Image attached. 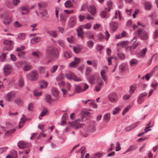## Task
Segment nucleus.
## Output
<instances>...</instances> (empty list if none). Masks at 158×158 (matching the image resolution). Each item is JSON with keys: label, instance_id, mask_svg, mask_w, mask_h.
<instances>
[{"label": "nucleus", "instance_id": "14", "mask_svg": "<svg viewBox=\"0 0 158 158\" xmlns=\"http://www.w3.org/2000/svg\"><path fill=\"white\" fill-rule=\"evenodd\" d=\"M52 92L54 97L55 98V100H58L59 99L58 96L59 92L58 91L57 89L55 87L53 88L52 89Z\"/></svg>", "mask_w": 158, "mask_h": 158}, {"label": "nucleus", "instance_id": "36", "mask_svg": "<svg viewBox=\"0 0 158 158\" xmlns=\"http://www.w3.org/2000/svg\"><path fill=\"white\" fill-rule=\"evenodd\" d=\"M152 6L151 3L149 2H146L145 3V8L146 10H149L152 8Z\"/></svg>", "mask_w": 158, "mask_h": 158}, {"label": "nucleus", "instance_id": "11", "mask_svg": "<svg viewBox=\"0 0 158 158\" xmlns=\"http://www.w3.org/2000/svg\"><path fill=\"white\" fill-rule=\"evenodd\" d=\"M97 81L98 84L96 85L94 90L98 92L101 89V86L103 85V82L102 80L101 79L99 78L97 79Z\"/></svg>", "mask_w": 158, "mask_h": 158}, {"label": "nucleus", "instance_id": "57", "mask_svg": "<svg viewBox=\"0 0 158 158\" xmlns=\"http://www.w3.org/2000/svg\"><path fill=\"white\" fill-rule=\"evenodd\" d=\"M32 55L37 58H39L41 56V54L39 52L34 51L32 52Z\"/></svg>", "mask_w": 158, "mask_h": 158}, {"label": "nucleus", "instance_id": "63", "mask_svg": "<svg viewBox=\"0 0 158 158\" xmlns=\"http://www.w3.org/2000/svg\"><path fill=\"white\" fill-rule=\"evenodd\" d=\"M152 87L154 89H156L158 85V83L155 81H153L151 84Z\"/></svg>", "mask_w": 158, "mask_h": 158}, {"label": "nucleus", "instance_id": "62", "mask_svg": "<svg viewBox=\"0 0 158 158\" xmlns=\"http://www.w3.org/2000/svg\"><path fill=\"white\" fill-rule=\"evenodd\" d=\"M121 14L119 10H116L115 12V16L113 18V19H116L118 18V16L120 15Z\"/></svg>", "mask_w": 158, "mask_h": 158}, {"label": "nucleus", "instance_id": "35", "mask_svg": "<svg viewBox=\"0 0 158 158\" xmlns=\"http://www.w3.org/2000/svg\"><path fill=\"white\" fill-rule=\"evenodd\" d=\"M121 110V108L119 107H116L114 108L112 111V114L114 115L119 113Z\"/></svg>", "mask_w": 158, "mask_h": 158}, {"label": "nucleus", "instance_id": "42", "mask_svg": "<svg viewBox=\"0 0 158 158\" xmlns=\"http://www.w3.org/2000/svg\"><path fill=\"white\" fill-rule=\"evenodd\" d=\"M24 85V82L23 78L22 77H20L19 78L18 85L19 87H21L23 86Z\"/></svg>", "mask_w": 158, "mask_h": 158}, {"label": "nucleus", "instance_id": "33", "mask_svg": "<svg viewBox=\"0 0 158 158\" xmlns=\"http://www.w3.org/2000/svg\"><path fill=\"white\" fill-rule=\"evenodd\" d=\"M107 5L109 7L106 8L105 10L107 11H110V7H112L113 6V3L112 1L110 0H109L107 2Z\"/></svg>", "mask_w": 158, "mask_h": 158}, {"label": "nucleus", "instance_id": "5", "mask_svg": "<svg viewBox=\"0 0 158 158\" xmlns=\"http://www.w3.org/2000/svg\"><path fill=\"white\" fill-rule=\"evenodd\" d=\"M47 52L48 54H50L53 57L57 58L59 56V52L56 48L50 47L47 50Z\"/></svg>", "mask_w": 158, "mask_h": 158}, {"label": "nucleus", "instance_id": "8", "mask_svg": "<svg viewBox=\"0 0 158 158\" xmlns=\"http://www.w3.org/2000/svg\"><path fill=\"white\" fill-rule=\"evenodd\" d=\"M4 44L6 46H10L9 47H5L3 48L4 50H10L13 48V42L12 40H5L3 42Z\"/></svg>", "mask_w": 158, "mask_h": 158}, {"label": "nucleus", "instance_id": "16", "mask_svg": "<svg viewBox=\"0 0 158 158\" xmlns=\"http://www.w3.org/2000/svg\"><path fill=\"white\" fill-rule=\"evenodd\" d=\"M106 70L103 69L101 70V75L103 80L106 82L107 81V77L106 75Z\"/></svg>", "mask_w": 158, "mask_h": 158}, {"label": "nucleus", "instance_id": "3", "mask_svg": "<svg viewBox=\"0 0 158 158\" xmlns=\"http://www.w3.org/2000/svg\"><path fill=\"white\" fill-rule=\"evenodd\" d=\"M66 78L69 80H73L77 82H80L82 81V79L77 76L72 72H70L69 74L65 73Z\"/></svg>", "mask_w": 158, "mask_h": 158}, {"label": "nucleus", "instance_id": "58", "mask_svg": "<svg viewBox=\"0 0 158 158\" xmlns=\"http://www.w3.org/2000/svg\"><path fill=\"white\" fill-rule=\"evenodd\" d=\"M42 92L41 91H38L37 90H34V94L35 96H39L42 95Z\"/></svg>", "mask_w": 158, "mask_h": 158}, {"label": "nucleus", "instance_id": "18", "mask_svg": "<svg viewBox=\"0 0 158 158\" xmlns=\"http://www.w3.org/2000/svg\"><path fill=\"white\" fill-rule=\"evenodd\" d=\"M83 48V47L81 45H76L73 47V50L75 53H78L81 52Z\"/></svg>", "mask_w": 158, "mask_h": 158}, {"label": "nucleus", "instance_id": "24", "mask_svg": "<svg viewBox=\"0 0 158 158\" xmlns=\"http://www.w3.org/2000/svg\"><path fill=\"white\" fill-rule=\"evenodd\" d=\"M18 146L20 148L23 149L27 148V145L25 142L21 141L18 143Z\"/></svg>", "mask_w": 158, "mask_h": 158}, {"label": "nucleus", "instance_id": "60", "mask_svg": "<svg viewBox=\"0 0 158 158\" xmlns=\"http://www.w3.org/2000/svg\"><path fill=\"white\" fill-rule=\"evenodd\" d=\"M83 25L84 28L87 29H89L91 27V23H88L86 24Z\"/></svg>", "mask_w": 158, "mask_h": 158}, {"label": "nucleus", "instance_id": "43", "mask_svg": "<svg viewBox=\"0 0 158 158\" xmlns=\"http://www.w3.org/2000/svg\"><path fill=\"white\" fill-rule=\"evenodd\" d=\"M131 106L130 105H129L126 107L123 110L122 113V114L123 115H124L128 111L131 109Z\"/></svg>", "mask_w": 158, "mask_h": 158}, {"label": "nucleus", "instance_id": "39", "mask_svg": "<svg viewBox=\"0 0 158 158\" xmlns=\"http://www.w3.org/2000/svg\"><path fill=\"white\" fill-rule=\"evenodd\" d=\"M85 147H81L78 151V152H80L81 154V157L82 158L84 157L85 154Z\"/></svg>", "mask_w": 158, "mask_h": 158}, {"label": "nucleus", "instance_id": "29", "mask_svg": "<svg viewBox=\"0 0 158 158\" xmlns=\"http://www.w3.org/2000/svg\"><path fill=\"white\" fill-rule=\"evenodd\" d=\"M26 119V118L25 115L23 114L22 115V117L21 118V121L19 125V127L21 128L23 126V123L25 122Z\"/></svg>", "mask_w": 158, "mask_h": 158}, {"label": "nucleus", "instance_id": "51", "mask_svg": "<svg viewBox=\"0 0 158 158\" xmlns=\"http://www.w3.org/2000/svg\"><path fill=\"white\" fill-rule=\"evenodd\" d=\"M64 76L61 73H60L56 78V80L57 81H60L64 79Z\"/></svg>", "mask_w": 158, "mask_h": 158}, {"label": "nucleus", "instance_id": "10", "mask_svg": "<svg viewBox=\"0 0 158 158\" xmlns=\"http://www.w3.org/2000/svg\"><path fill=\"white\" fill-rule=\"evenodd\" d=\"M77 23L76 17L74 16L71 17L69 19L68 23L69 27L70 28L73 27Z\"/></svg>", "mask_w": 158, "mask_h": 158}, {"label": "nucleus", "instance_id": "55", "mask_svg": "<svg viewBox=\"0 0 158 158\" xmlns=\"http://www.w3.org/2000/svg\"><path fill=\"white\" fill-rule=\"evenodd\" d=\"M75 91L77 93L83 92L82 89L81 87L79 85H77L75 87Z\"/></svg>", "mask_w": 158, "mask_h": 158}, {"label": "nucleus", "instance_id": "23", "mask_svg": "<svg viewBox=\"0 0 158 158\" xmlns=\"http://www.w3.org/2000/svg\"><path fill=\"white\" fill-rule=\"evenodd\" d=\"M137 85L135 84H133L130 86L129 93L132 94H133L137 88Z\"/></svg>", "mask_w": 158, "mask_h": 158}, {"label": "nucleus", "instance_id": "54", "mask_svg": "<svg viewBox=\"0 0 158 158\" xmlns=\"http://www.w3.org/2000/svg\"><path fill=\"white\" fill-rule=\"evenodd\" d=\"M118 57L121 60H124L125 58V54L123 53H119L117 54Z\"/></svg>", "mask_w": 158, "mask_h": 158}, {"label": "nucleus", "instance_id": "26", "mask_svg": "<svg viewBox=\"0 0 158 158\" xmlns=\"http://www.w3.org/2000/svg\"><path fill=\"white\" fill-rule=\"evenodd\" d=\"M48 34L50 36L56 38L57 36V34L56 31L52 30L48 32Z\"/></svg>", "mask_w": 158, "mask_h": 158}, {"label": "nucleus", "instance_id": "22", "mask_svg": "<svg viewBox=\"0 0 158 158\" xmlns=\"http://www.w3.org/2000/svg\"><path fill=\"white\" fill-rule=\"evenodd\" d=\"M45 100L47 103L50 104H52L54 101V99L52 98L51 96L50 95H46Z\"/></svg>", "mask_w": 158, "mask_h": 158}, {"label": "nucleus", "instance_id": "32", "mask_svg": "<svg viewBox=\"0 0 158 158\" xmlns=\"http://www.w3.org/2000/svg\"><path fill=\"white\" fill-rule=\"evenodd\" d=\"M40 37H36L33 38L31 40V44H34L40 41Z\"/></svg>", "mask_w": 158, "mask_h": 158}, {"label": "nucleus", "instance_id": "4", "mask_svg": "<svg viewBox=\"0 0 158 158\" xmlns=\"http://www.w3.org/2000/svg\"><path fill=\"white\" fill-rule=\"evenodd\" d=\"M26 76L29 79L32 81H35L37 79L38 75L37 71L34 70L30 73L27 74Z\"/></svg>", "mask_w": 158, "mask_h": 158}, {"label": "nucleus", "instance_id": "27", "mask_svg": "<svg viewBox=\"0 0 158 158\" xmlns=\"http://www.w3.org/2000/svg\"><path fill=\"white\" fill-rule=\"evenodd\" d=\"M127 65V63H122L119 66V70L120 72H123L125 70V67Z\"/></svg>", "mask_w": 158, "mask_h": 158}, {"label": "nucleus", "instance_id": "20", "mask_svg": "<svg viewBox=\"0 0 158 158\" xmlns=\"http://www.w3.org/2000/svg\"><path fill=\"white\" fill-rule=\"evenodd\" d=\"M147 94L144 92L139 95V104L141 103L144 100V97L147 95Z\"/></svg>", "mask_w": 158, "mask_h": 158}, {"label": "nucleus", "instance_id": "17", "mask_svg": "<svg viewBox=\"0 0 158 158\" xmlns=\"http://www.w3.org/2000/svg\"><path fill=\"white\" fill-rule=\"evenodd\" d=\"M147 51V48L146 47H145L139 52V58H144L145 56Z\"/></svg>", "mask_w": 158, "mask_h": 158}, {"label": "nucleus", "instance_id": "52", "mask_svg": "<svg viewBox=\"0 0 158 158\" xmlns=\"http://www.w3.org/2000/svg\"><path fill=\"white\" fill-rule=\"evenodd\" d=\"M67 40L68 42L71 44H73L74 43L75 39L73 36H71L67 38Z\"/></svg>", "mask_w": 158, "mask_h": 158}, {"label": "nucleus", "instance_id": "1", "mask_svg": "<svg viewBox=\"0 0 158 158\" xmlns=\"http://www.w3.org/2000/svg\"><path fill=\"white\" fill-rule=\"evenodd\" d=\"M90 116V113L88 112H84L82 114V117L81 118L77 119L72 123H69L75 129H77L82 127L84 125V124L82 123V122L84 120V118H87Z\"/></svg>", "mask_w": 158, "mask_h": 158}, {"label": "nucleus", "instance_id": "2", "mask_svg": "<svg viewBox=\"0 0 158 158\" xmlns=\"http://www.w3.org/2000/svg\"><path fill=\"white\" fill-rule=\"evenodd\" d=\"M145 25L139 23V37L143 40H147L148 37V33L145 31Z\"/></svg>", "mask_w": 158, "mask_h": 158}, {"label": "nucleus", "instance_id": "30", "mask_svg": "<svg viewBox=\"0 0 158 158\" xmlns=\"http://www.w3.org/2000/svg\"><path fill=\"white\" fill-rule=\"evenodd\" d=\"M48 112V110L46 108H44L43 111L40 115L39 118L40 119H41V118L47 114Z\"/></svg>", "mask_w": 158, "mask_h": 158}, {"label": "nucleus", "instance_id": "19", "mask_svg": "<svg viewBox=\"0 0 158 158\" xmlns=\"http://www.w3.org/2000/svg\"><path fill=\"white\" fill-rule=\"evenodd\" d=\"M104 121L105 123H108L110 119V113H107L105 114L103 118Z\"/></svg>", "mask_w": 158, "mask_h": 158}, {"label": "nucleus", "instance_id": "12", "mask_svg": "<svg viewBox=\"0 0 158 158\" xmlns=\"http://www.w3.org/2000/svg\"><path fill=\"white\" fill-rule=\"evenodd\" d=\"M109 26L110 29L113 31H116L118 29L119 24L118 22H112L109 24Z\"/></svg>", "mask_w": 158, "mask_h": 158}, {"label": "nucleus", "instance_id": "38", "mask_svg": "<svg viewBox=\"0 0 158 158\" xmlns=\"http://www.w3.org/2000/svg\"><path fill=\"white\" fill-rule=\"evenodd\" d=\"M8 53V52L4 53L2 52V55L0 56V61L1 62L4 61L6 59V55Z\"/></svg>", "mask_w": 158, "mask_h": 158}, {"label": "nucleus", "instance_id": "48", "mask_svg": "<svg viewBox=\"0 0 158 158\" xmlns=\"http://www.w3.org/2000/svg\"><path fill=\"white\" fill-rule=\"evenodd\" d=\"M60 21H62L64 22H65L66 21L67 16L66 15L63 14H61L60 15Z\"/></svg>", "mask_w": 158, "mask_h": 158}, {"label": "nucleus", "instance_id": "44", "mask_svg": "<svg viewBox=\"0 0 158 158\" xmlns=\"http://www.w3.org/2000/svg\"><path fill=\"white\" fill-rule=\"evenodd\" d=\"M65 6L67 8L73 6L70 0H67L64 3Z\"/></svg>", "mask_w": 158, "mask_h": 158}, {"label": "nucleus", "instance_id": "45", "mask_svg": "<svg viewBox=\"0 0 158 158\" xmlns=\"http://www.w3.org/2000/svg\"><path fill=\"white\" fill-rule=\"evenodd\" d=\"M131 94H124L123 97V99L125 100H126L129 99L131 96Z\"/></svg>", "mask_w": 158, "mask_h": 158}, {"label": "nucleus", "instance_id": "15", "mask_svg": "<svg viewBox=\"0 0 158 158\" xmlns=\"http://www.w3.org/2000/svg\"><path fill=\"white\" fill-rule=\"evenodd\" d=\"M138 126V123H135L126 127L125 130L126 131H130L135 129Z\"/></svg>", "mask_w": 158, "mask_h": 158}, {"label": "nucleus", "instance_id": "41", "mask_svg": "<svg viewBox=\"0 0 158 158\" xmlns=\"http://www.w3.org/2000/svg\"><path fill=\"white\" fill-rule=\"evenodd\" d=\"M136 146L135 145H130L129 148L127 149L126 151L123 153V154H125L126 152L129 151H133L136 148Z\"/></svg>", "mask_w": 158, "mask_h": 158}, {"label": "nucleus", "instance_id": "7", "mask_svg": "<svg viewBox=\"0 0 158 158\" xmlns=\"http://www.w3.org/2000/svg\"><path fill=\"white\" fill-rule=\"evenodd\" d=\"M3 73L5 76L10 75L12 71V68L11 65L9 64L5 65L3 68Z\"/></svg>", "mask_w": 158, "mask_h": 158}, {"label": "nucleus", "instance_id": "25", "mask_svg": "<svg viewBox=\"0 0 158 158\" xmlns=\"http://www.w3.org/2000/svg\"><path fill=\"white\" fill-rule=\"evenodd\" d=\"M89 82L92 84H94L96 82V77L94 75H91L90 76L88 79Z\"/></svg>", "mask_w": 158, "mask_h": 158}, {"label": "nucleus", "instance_id": "46", "mask_svg": "<svg viewBox=\"0 0 158 158\" xmlns=\"http://www.w3.org/2000/svg\"><path fill=\"white\" fill-rule=\"evenodd\" d=\"M58 68V66L57 65H55L52 66L50 69V71L52 73H55Z\"/></svg>", "mask_w": 158, "mask_h": 158}, {"label": "nucleus", "instance_id": "37", "mask_svg": "<svg viewBox=\"0 0 158 158\" xmlns=\"http://www.w3.org/2000/svg\"><path fill=\"white\" fill-rule=\"evenodd\" d=\"M150 124L151 123L147 125L146 127L144 129V130L145 131L144 132H142L141 133L139 134V136H141L142 135L144 134L145 133H146L148 131L151 130V129L149 128L151 127L150 125Z\"/></svg>", "mask_w": 158, "mask_h": 158}, {"label": "nucleus", "instance_id": "56", "mask_svg": "<svg viewBox=\"0 0 158 158\" xmlns=\"http://www.w3.org/2000/svg\"><path fill=\"white\" fill-rule=\"evenodd\" d=\"M40 15L43 17H48V11L46 10H44L40 13Z\"/></svg>", "mask_w": 158, "mask_h": 158}, {"label": "nucleus", "instance_id": "47", "mask_svg": "<svg viewBox=\"0 0 158 158\" xmlns=\"http://www.w3.org/2000/svg\"><path fill=\"white\" fill-rule=\"evenodd\" d=\"M10 153L15 158H17L18 157L17 152L14 150H11L10 152Z\"/></svg>", "mask_w": 158, "mask_h": 158}, {"label": "nucleus", "instance_id": "34", "mask_svg": "<svg viewBox=\"0 0 158 158\" xmlns=\"http://www.w3.org/2000/svg\"><path fill=\"white\" fill-rule=\"evenodd\" d=\"M138 63V60L135 58H132L130 60L129 63L131 67L135 66Z\"/></svg>", "mask_w": 158, "mask_h": 158}, {"label": "nucleus", "instance_id": "6", "mask_svg": "<svg viewBox=\"0 0 158 158\" xmlns=\"http://www.w3.org/2000/svg\"><path fill=\"white\" fill-rule=\"evenodd\" d=\"M108 98L109 100L112 103H116L118 99L117 94L114 93H111L108 95Z\"/></svg>", "mask_w": 158, "mask_h": 158}, {"label": "nucleus", "instance_id": "49", "mask_svg": "<svg viewBox=\"0 0 158 158\" xmlns=\"http://www.w3.org/2000/svg\"><path fill=\"white\" fill-rule=\"evenodd\" d=\"M14 26L16 28H19L23 26L22 24L18 21H16L14 23Z\"/></svg>", "mask_w": 158, "mask_h": 158}, {"label": "nucleus", "instance_id": "9", "mask_svg": "<svg viewBox=\"0 0 158 158\" xmlns=\"http://www.w3.org/2000/svg\"><path fill=\"white\" fill-rule=\"evenodd\" d=\"M15 94L14 92H10L8 93L5 98L6 100L8 102H11L15 98Z\"/></svg>", "mask_w": 158, "mask_h": 158}, {"label": "nucleus", "instance_id": "59", "mask_svg": "<svg viewBox=\"0 0 158 158\" xmlns=\"http://www.w3.org/2000/svg\"><path fill=\"white\" fill-rule=\"evenodd\" d=\"M116 151L118 152L121 149L120 147V144L119 142H117L116 143V146L115 147Z\"/></svg>", "mask_w": 158, "mask_h": 158}, {"label": "nucleus", "instance_id": "31", "mask_svg": "<svg viewBox=\"0 0 158 158\" xmlns=\"http://www.w3.org/2000/svg\"><path fill=\"white\" fill-rule=\"evenodd\" d=\"M48 85V83L45 81H41L40 82V87L41 88H46Z\"/></svg>", "mask_w": 158, "mask_h": 158}, {"label": "nucleus", "instance_id": "61", "mask_svg": "<svg viewBox=\"0 0 158 158\" xmlns=\"http://www.w3.org/2000/svg\"><path fill=\"white\" fill-rule=\"evenodd\" d=\"M34 105L32 103H31L29 104L28 107V109L29 111H32L33 108H34Z\"/></svg>", "mask_w": 158, "mask_h": 158}, {"label": "nucleus", "instance_id": "21", "mask_svg": "<svg viewBox=\"0 0 158 158\" xmlns=\"http://www.w3.org/2000/svg\"><path fill=\"white\" fill-rule=\"evenodd\" d=\"M88 11L91 14L94 15L96 11V8L93 5H90L89 7Z\"/></svg>", "mask_w": 158, "mask_h": 158}, {"label": "nucleus", "instance_id": "28", "mask_svg": "<svg viewBox=\"0 0 158 158\" xmlns=\"http://www.w3.org/2000/svg\"><path fill=\"white\" fill-rule=\"evenodd\" d=\"M26 37V35L24 33H20L18 35L17 39L19 40H23Z\"/></svg>", "mask_w": 158, "mask_h": 158}, {"label": "nucleus", "instance_id": "50", "mask_svg": "<svg viewBox=\"0 0 158 158\" xmlns=\"http://www.w3.org/2000/svg\"><path fill=\"white\" fill-rule=\"evenodd\" d=\"M12 20L11 19H6L3 21V23L5 25H9L11 22Z\"/></svg>", "mask_w": 158, "mask_h": 158}, {"label": "nucleus", "instance_id": "13", "mask_svg": "<svg viewBox=\"0 0 158 158\" xmlns=\"http://www.w3.org/2000/svg\"><path fill=\"white\" fill-rule=\"evenodd\" d=\"M137 37L136 36H135L133 37L131 40L132 42V44L131 47V48L132 49H135L138 45V42H137Z\"/></svg>", "mask_w": 158, "mask_h": 158}, {"label": "nucleus", "instance_id": "64", "mask_svg": "<svg viewBox=\"0 0 158 158\" xmlns=\"http://www.w3.org/2000/svg\"><path fill=\"white\" fill-rule=\"evenodd\" d=\"M57 43L59 46L62 47H64V42L62 40H58L57 41Z\"/></svg>", "mask_w": 158, "mask_h": 158}, {"label": "nucleus", "instance_id": "53", "mask_svg": "<svg viewBox=\"0 0 158 158\" xmlns=\"http://www.w3.org/2000/svg\"><path fill=\"white\" fill-rule=\"evenodd\" d=\"M87 45L88 47L90 48H92L94 46V43L91 40H89L87 42Z\"/></svg>", "mask_w": 158, "mask_h": 158}, {"label": "nucleus", "instance_id": "40", "mask_svg": "<svg viewBox=\"0 0 158 158\" xmlns=\"http://www.w3.org/2000/svg\"><path fill=\"white\" fill-rule=\"evenodd\" d=\"M64 55L65 58L68 59L72 56V54L70 52L66 51L64 52Z\"/></svg>", "mask_w": 158, "mask_h": 158}]
</instances>
